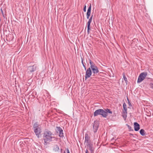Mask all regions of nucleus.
I'll list each match as a JSON object with an SVG mask.
<instances>
[{
  "mask_svg": "<svg viewBox=\"0 0 153 153\" xmlns=\"http://www.w3.org/2000/svg\"><path fill=\"white\" fill-rule=\"evenodd\" d=\"M53 133L48 130L45 131L43 135V140L44 141V144L47 145V143L52 141H56L57 139L52 136Z\"/></svg>",
  "mask_w": 153,
  "mask_h": 153,
  "instance_id": "nucleus-1",
  "label": "nucleus"
},
{
  "mask_svg": "<svg viewBox=\"0 0 153 153\" xmlns=\"http://www.w3.org/2000/svg\"><path fill=\"white\" fill-rule=\"evenodd\" d=\"M108 113L112 114V112L110 109L108 108L104 110L99 109L95 111L94 113V117H96L98 115H100L104 118H106L108 115Z\"/></svg>",
  "mask_w": 153,
  "mask_h": 153,
  "instance_id": "nucleus-2",
  "label": "nucleus"
},
{
  "mask_svg": "<svg viewBox=\"0 0 153 153\" xmlns=\"http://www.w3.org/2000/svg\"><path fill=\"white\" fill-rule=\"evenodd\" d=\"M33 131L37 137L39 138V135L42 132L41 127L37 122L35 123L33 125Z\"/></svg>",
  "mask_w": 153,
  "mask_h": 153,
  "instance_id": "nucleus-3",
  "label": "nucleus"
},
{
  "mask_svg": "<svg viewBox=\"0 0 153 153\" xmlns=\"http://www.w3.org/2000/svg\"><path fill=\"white\" fill-rule=\"evenodd\" d=\"M147 73L146 72H144L141 73L140 74L138 77L137 82L139 83L143 81L146 76Z\"/></svg>",
  "mask_w": 153,
  "mask_h": 153,
  "instance_id": "nucleus-4",
  "label": "nucleus"
},
{
  "mask_svg": "<svg viewBox=\"0 0 153 153\" xmlns=\"http://www.w3.org/2000/svg\"><path fill=\"white\" fill-rule=\"evenodd\" d=\"M36 68L37 66L36 65L28 66L27 69V72L29 73H33L36 70Z\"/></svg>",
  "mask_w": 153,
  "mask_h": 153,
  "instance_id": "nucleus-5",
  "label": "nucleus"
},
{
  "mask_svg": "<svg viewBox=\"0 0 153 153\" xmlns=\"http://www.w3.org/2000/svg\"><path fill=\"white\" fill-rule=\"evenodd\" d=\"M56 131L57 133H59V137H64L63 130L60 127H56Z\"/></svg>",
  "mask_w": 153,
  "mask_h": 153,
  "instance_id": "nucleus-6",
  "label": "nucleus"
},
{
  "mask_svg": "<svg viewBox=\"0 0 153 153\" xmlns=\"http://www.w3.org/2000/svg\"><path fill=\"white\" fill-rule=\"evenodd\" d=\"M86 74L85 75V79H87L90 77L91 75L92 72L90 68H88L86 70Z\"/></svg>",
  "mask_w": 153,
  "mask_h": 153,
  "instance_id": "nucleus-7",
  "label": "nucleus"
},
{
  "mask_svg": "<svg viewBox=\"0 0 153 153\" xmlns=\"http://www.w3.org/2000/svg\"><path fill=\"white\" fill-rule=\"evenodd\" d=\"M99 124L96 121H94L93 126V131L94 133L97 132L99 128Z\"/></svg>",
  "mask_w": 153,
  "mask_h": 153,
  "instance_id": "nucleus-8",
  "label": "nucleus"
},
{
  "mask_svg": "<svg viewBox=\"0 0 153 153\" xmlns=\"http://www.w3.org/2000/svg\"><path fill=\"white\" fill-rule=\"evenodd\" d=\"M91 4L88 7L86 13V17L87 19H88L91 15Z\"/></svg>",
  "mask_w": 153,
  "mask_h": 153,
  "instance_id": "nucleus-9",
  "label": "nucleus"
},
{
  "mask_svg": "<svg viewBox=\"0 0 153 153\" xmlns=\"http://www.w3.org/2000/svg\"><path fill=\"white\" fill-rule=\"evenodd\" d=\"M92 70V72L94 74H97L99 72V70L97 66L91 68Z\"/></svg>",
  "mask_w": 153,
  "mask_h": 153,
  "instance_id": "nucleus-10",
  "label": "nucleus"
},
{
  "mask_svg": "<svg viewBox=\"0 0 153 153\" xmlns=\"http://www.w3.org/2000/svg\"><path fill=\"white\" fill-rule=\"evenodd\" d=\"M134 130L136 131H138L140 128V125L137 122L134 123Z\"/></svg>",
  "mask_w": 153,
  "mask_h": 153,
  "instance_id": "nucleus-11",
  "label": "nucleus"
},
{
  "mask_svg": "<svg viewBox=\"0 0 153 153\" xmlns=\"http://www.w3.org/2000/svg\"><path fill=\"white\" fill-rule=\"evenodd\" d=\"M123 107L124 109V111H123V112L124 114L126 115L127 114V108L125 102L123 104Z\"/></svg>",
  "mask_w": 153,
  "mask_h": 153,
  "instance_id": "nucleus-12",
  "label": "nucleus"
},
{
  "mask_svg": "<svg viewBox=\"0 0 153 153\" xmlns=\"http://www.w3.org/2000/svg\"><path fill=\"white\" fill-rule=\"evenodd\" d=\"M85 142L86 143H88V144L89 143H90L89 142L90 137L88 136V134H86L85 136Z\"/></svg>",
  "mask_w": 153,
  "mask_h": 153,
  "instance_id": "nucleus-13",
  "label": "nucleus"
},
{
  "mask_svg": "<svg viewBox=\"0 0 153 153\" xmlns=\"http://www.w3.org/2000/svg\"><path fill=\"white\" fill-rule=\"evenodd\" d=\"M88 146L89 148V150L91 152V153H93L94 152V150L93 148L92 144L91 143H89L88 144Z\"/></svg>",
  "mask_w": 153,
  "mask_h": 153,
  "instance_id": "nucleus-14",
  "label": "nucleus"
},
{
  "mask_svg": "<svg viewBox=\"0 0 153 153\" xmlns=\"http://www.w3.org/2000/svg\"><path fill=\"white\" fill-rule=\"evenodd\" d=\"M53 150L55 152H58L59 150V147L57 145H55L53 147Z\"/></svg>",
  "mask_w": 153,
  "mask_h": 153,
  "instance_id": "nucleus-15",
  "label": "nucleus"
},
{
  "mask_svg": "<svg viewBox=\"0 0 153 153\" xmlns=\"http://www.w3.org/2000/svg\"><path fill=\"white\" fill-rule=\"evenodd\" d=\"M89 62L90 65V68H91L94 67L96 66V65L94 64V63L92 62L90 59H89Z\"/></svg>",
  "mask_w": 153,
  "mask_h": 153,
  "instance_id": "nucleus-16",
  "label": "nucleus"
},
{
  "mask_svg": "<svg viewBox=\"0 0 153 153\" xmlns=\"http://www.w3.org/2000/svg\"><path fill=\"white\" fill-rule=\"evenodd\" d=\"M93 15H92L90 17L87 23V25L90 26L91 23L92 21Z\"/></svg>",
  "mask_w": 153,
  "mask_h": 153,
  "instance_id": "nucleus-17",
  "label": "nucleus"
},
{
  "mask_svg": "<svg viewBox=\"0 0 153 153\" xmlns=\"http://www.w3.org/2000/svg\"><path fill=\"white\" fill-rule=\"evenodd\" d=\"M145 130L144 129H141L140 131V133L141 135L144 136L145 135Z\"/></svg>",
  "mask_w": 153,
  "mask_h": 153,
  "instance_id": "nucleus-18",
  "label": "nucleus"
},
{
  "mask_svg": "<svg viewBox=\"0 0 153 153\" xmlns=\"http://www.w3.org/2000/svg\"><path fill=\"white\" fill-rule=\"evenodd\" d=\"M126 126H127L128 128L129 131H133V130L132 129L131 127L129 125H128L126 124Z\"/></svg>",
  "mask_w": 153,
  "mask_h": 153,
  "instance_id": "nucleus-19",
  "label": "nucleus"
},
{
  "mask_svg": "<svg viewBox=\"0 0 153 153\" xmlns=\"http://www.w3.org/2000/svg\"><path fill=\"white\" fill-rule=\"evenodd\" d=\"M81 62H82V64L83 67L84 68L85 70H86V67L85 66V65L84 64V63H83V59L82 58Z\"/></svg>",
  "mask_w": 153,
  "mask_h": 153,
  "instance_id": "nucleus-20",
  "label": "nucleus"
},
{
  "mask_svg": "<svg viewBox=\"0 0 153 153\" xmlns=\"http://www.w3.org/2000/svg\"><path fill=\"white\" fill-rule=\"evenodd\" d=\"M90 30V26L87 25V33L88 34H89Z\"/></svg>",
  "mask_w": 153,
  "mask_h": 153,
  "instance_id": "nucleus-21",
  "label": "nucleus"
},
{
  "mask_svg": "<svg viewBox=\"0 0 153 153\" xmlns=\"http://www.w3.org/2000/svg\"><path fill=\"white\" fill-rule=\"evenodd\" d=\"M123 78L124 80L125 81V82L126 83H127V82H128L127 79V78L126 77V76H125V75H123Z\"/></svg>",
  "mask_w": 153,
  "mask_h": 153,
  "instance_id": "nucleus-22",
  "label": "nucleus"
},
{
  "mask_svg": "<svg viewBox=\"0 0 153 153\" xmlns=\"http://www.w3.org/2000/svg\"><path fill=\"white\" fill-rule=\"evenodd\" d=\"M86 5H85L84 6V7L83 8V11L84 12H85L86 11Z\"/></svg>",
  "mask_w": 153,
  "mask_h": 153,
  "instance_id": "nucleus-23",
  "label": "nucleus"
},
{
  "mask_svg": "<svg viewBox=\"0 0 153 153\" xmlns=\"http://www.w3.org/2000/svg\"><path fill=\"white\" fill-rule=\"evenodd\" d=\"M150 87L153 89V83H151L150 84Z\"/></svg>",
  "mask_w": 153,
  "mask_h": 153,
  "instance_id": "nucleus-24",
  "label": "nucleus"
},
{
  "mask_svg": "<svg viewBox=\"0 0 153 153\" xmlns=\"http://www.w3.org/2000/svg\"><path fill=\"white\" fill-rule=\"evenodd\" d=\"M128 104L129 106H131V103L129 101H128Z\"/></svg>",
  "mask_w": 153,
  "mask_h": 153,
  "instance_id": "nucleus-25",
  "label": "nucleus"
},
{
  "mask_svg": "<svg viewBox=\"0 0 153 153\" xmlns=\"http://www.w3.org/2000/svg\"><path fill=\"white\" fill-rule=\"evenodd\" d=\"M66 150H67V153H70V152H69V149H66Z\"/></svg>",
  "mask_w": 153,
  "mask_h": 153,
  "instance_id": "nucleus-26",
  "label": "nucleus"
},
{
  "mask_svg": "<svg viewBox=\"0 0 153 153\" xmlns=\"http://www.w3.org/2000/svg\"><path fill=\"white\" fill-rule=\"evenodd\" d=\"M85 153H88V151L87 149H86L85 151Z\"/></svg>",
  "mask_w": 153,
  "mask_h": 153,
  "instance_id": "nucleus-27",
  "label": "nucleus"
},
{
  "mask_svg": "<svg viewBox=\"0 0 153 153\" xmlns=\"http://www.w3.org/2000/svg\"><path fill=\"white\" fill-rule=\"evenodd\" d=\"M1 13H2L3 14V10H2V9L1 8Z\"/></svg>",
  "mask_w": 153,
  "mask_h": 153,
  "instance_id": "nucleus-28",
  "label": "nucleus"
},
{
  "mask_svg": "<svg viewBox=\"0 0 153 153\" xmlns=\"http://www.w3.org/2000/svg\"><path fill=\"white\" fill-rule=\"evenodd\" d=\"M129 134H130V135H131V136H133L134 135V134H132L131 133H130Z\"/></svg>",
  "mask_w": 153,
  "mask_h": 153,
  "instance_id": "nucleus-29",
  "label": "nucleus"
},
{
  "mask_svg": "<svg viewBox=\"0 0 153 153\" xmlns=\"http://www.w3.org/2000/svg\"><path fill=\"white\" fill-rule=\"evenodd\" d=\"M127 100L128 101H128H129V99H128V97L127 98Z\"/></svg>",
  "mask_w": 153,
  "mask_h": 153,
  "instance_id": "nucleus-30",
  "label": "nucleus"
},
{
  "mask_svg": "<svg viewBox=\"0 0 153 153\" xmlns=\"http://www.w3.org/2000/svg\"><path fill=\"white\" fill-rule=\"evenodd\" d=\"M127 100L128 101H128H129V99H128V97L127 98Z\"/></svg>",
  "mask_w": 153,
  "mask_h": 153,
  "instance_id": "nucleus-31",
  "label": "nucleus"
},
{
  "mask_svg": "<svg viewBox=\"0 0 153 153\" xmlns=\"http://www.w3.org/2000/svg\"><path fill=\"white\" fill-rule=\"evenodd\" d=\"M64 153H65V152H64Z\"/></svg>",
  "mask_w": 153,
  "mask_h": 153,
  "instance_id": "nucleus-32",
  "label": "nucleus"
}]
</instances>
